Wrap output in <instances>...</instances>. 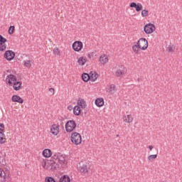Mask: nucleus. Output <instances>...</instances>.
Segmentation results:
<instances>
[{
    "label": "nucleus",
    "mask_w": 182,
    "mask_h": 182,
    "mask_svg": "<svg viewBox=\"0 0 182 182\" xmlns=\"http://www.w3.org/2000/svg\"><path fill=\"white\" fill-rule=\"evenodd\" d=\"M156 31V26L154 24L149 23L144 26V31L146 35H150L151 33H153Z\"/></svg>",
    "instance_id": "4"
},
{
    "label": "nucleus",
    "mask_w": 182,
    "mask_h": 182,
    "mask_svg": "<svg viewBox=\"0 0 182 182\" xmlns=\"http://www.w3.org/2000/svg\"><path fill=\"white\" fill-rule=\"evenodd\" d=\"M39 161L43 168H48V167H46V159H44L43 158H39Z\"/></svg>",
    "instance_id": "28"
},
{
    "label": "nucleus",
    "mask_w": 182,
    "mask_h": 182,
    "mask_svg": "<svg viewBox=\"0 0 182 182\" xmlns=\"http://www.w3.org/2000/svg\"><path fill=\"white\" fill-rule=\"evenodd\" d=\"M59 182H70V178L67 175H64L60 177Z\"/></svg>",
    "instance_id": "24"
},
{
    "label": "nucleus",
    "mask_w": 182,
    "mask_h": 182,
    "mask_svg": "<svg viewBox=\"0 0 182 182\" xmlns=\"http://www.w3.org/2000/svg\"><path fill=\"white\" fill-rule=\"evenodd\" d=\"M51 159H52L53 161H56L58 160V159H59V156H58V155H54V156H53L51 157Z\"/></svg>",
    "instance_id": "39"
},
{
    "label": "nucleus",
    "mask_w": 182,
    "mask_h": 182,
    "mask_svg": "<svg viewBox=\"0 0 182 182\" xmlns=\"http://www.w3.org/2000/svg\"><path fill=\"white\" fill-rule=\"evenodd\" d=\"M78 63L79 65H80L81 66H83V65H85V63H86V58H85L84 57H80L78 59Z\"/></svg>",
    "instance_id": "29"
},
{
    "label": "nucleus",
    "mask_w": 182,
    "mask_h": 182,
    "mask_svg": "<svg viewBox=\"0 0 182 182\" xmlns=\"http://www.w3.org/2000/svg\"><path fill=\"white\" fill-rule=\"evenodd\" d=\"M130 8H135L136 12L143 11V5L141 3L136 4V2H132L129 5Z\"/></svg>",
    "instance_id": "11"
},
{
    "label": "nucleus",
    "mask_w": 182,
    "mask_h": 182,
    "mask_svg": "<svg viewBox=\"0 0 182 182\" xmlns=\"http://www.w3.org/2000/svg\"><path fill=\"white\" fill-rule=\"evenodd\" d=\"M11 86L16 91L21 90L22 89V82L17 80L13 82Z\"/></svg>",
    "instance_id": "13"
},
{
    "label": "nucleus",
    "mask_w": 182,
    "mask_h": 182,
    "mask_svg": "<svg viewBox=\"0 0 182 182\" xmlns=\"http://www.w3.org/2000/svg\"><path fill=\"white\" fill-rule=\"evenodd\" d=\"M53 54H54L55 56H59V55H60V50H59V48H54V50H53Z\"/></svg>",
    "instance_id": "34"
},
{
    "label": "nucleus",
    "mask_w": 182,
    "mask_h": 182,
    "mask_svg": "<svg viewBox=\"0 0 182 182\" xmlns=\"http://www.w3.org/2000/svg\"><path fill=\"white\" fill-rule=\"evenodd\" d=\"M153 147H154V146H153L152 145H150V146H149V150H151V151L153 150Z\"/></svg>",
    "instance_id": "43"
},
{
    "label": "nucleus",
    "mask_w": 182,
    "mask_h": 182,
    "mask_svg": "<svg viewBox=\"0 0 182 182\" xmlns=\"http://www.w3.org/2000/svg\"><path fill=\"white\" fill-rule=\"evenodd\" d=\"M77 105L78 106H80L82 109H86L87 105H86V101H85V100L83 99L79 100L77 101Z\"/></svg>",
    "instance_id": "22"
},
{
    "label": "nucleus",
    "mask_w": 182,
    "mask_h": 182,
    "mask_svg": "<svg viewBox=\"0 0 182 182\" xmlns=\"http://www.w3.org/2000/svg\"><path fill=\"white\" fill-rule=\"evenodd\" d=\"M95 105L97 107H102L105 105V100L103 98H97L95 100Z\"/></svg>",
    "instance_id": "17"
},
{
    "label": "nucleus",
    "mask_w": 182,
    "mask_h": 182,
    "mask_svg": "<svg viewBox=\"0 0 182 182\" xmlns=\"http://www.w3.org/2000/svg\"><path fill=\"white\" fill-rule=\"evenodd\" d=\"M98 76L97 73L91 72L90 73V80H91V82H95Z\"/></svg>",
    "instance_id": "21"
},
{
    "label": "nucleus",
    "mask_w": 182,
    "mask_h": 182,
    "mask_svg": "<svg viewBox=\"0 0 182 182\" xmlns=\"http://www.w3.org/2000/svg\"><path fill=\"white\" fill-rule=\"evenodd\" d=\"M117 137H119V134H117Z\"/></svg>",
    "instance_id": "44"
},
{
    "label": "nucleus",
    "mask_w": 182,
    "mask_h": 182,
    "mask_svg": "<svg viewBox=\"0 0 182 182\" xmlns=\"http://www.w3.org/2000/svg\"><path fill=\"white\" fill-rule=\"evenodd\" d=\"M50 133L53 134V136H58V134H59V125L53 124L50 128Z\"/></svg>",
    "instance_id": "12"
},
{
    "label": "nucleus",
    "mask_w": 182,
    "mask_h": 182,
    "mask_svg": "<svg viewBox=\"0 0 182 182\" xmlns=\"http://www.w3.org/2000/svg\"><path fill=\"white\" fill-rule=\"evenodd\" d=\"M9 182L11 181V173L9 171H4L0 168V182Z\"/></svg>",
    "instance_id": "2"
},
{
    "label": "nucleus",
    "mask_w": 182,
    "mask_h": 182,
    "mask_svg": "<svg viewBox=\"0 0 182 182\" xmlns=\"http://www.w3.org/2000/svg\"><path fill=\"white\" fill-rule=\"evenodd\" d=\"M174 49H176V47H174V46H168L167 48V50L169 53L174 52Z\"/></svg>",
    "instance_id": "36"
},
{
    "label": "nucleus",
    "mask_w": 182,
    "mask_h": 182,
    "mask_svg": "<svg viewBox=\"0 0 182 182\" xmlns=\"http://www.w3.org/2000/svg\"><path fill=\"white\" fill-rule=\"evenodd\" d=\"M72 48L75 52H80L83 48V43L82 41H75L73 43Z\"/></svg>",
    "instance_id": "9"
},
{
    "label": "nucleus",
    "mask_w": 182,
    "mask_h": 182,
    "mask_svg": "<svg viewBox=\"0 0 182 182\" xmlns=\"http://www.w3.org/2000/svg\"><path fill=\"white\" fill-rule=\"evenodd\" d=\"M14 31H15V26H11L9 28V34L12 35L14 33Z\"/></svg>",
    "instance_id": "37"
},
{
    "label": "nucleus",
    "mask_w": 182,
    "mask_h": 182,
    "mask_svg": "<svg viewBox=\"0 0 182 182\" xmlns=\"http://www.w3.org/2000/svg\"><path fill=\"white\" fill-rule=\"evenodd\" d=\"M147 159L148 161L152 162L154 159H157V154L149 155Z\"/></svg>",
    "instance_id": "31"
},
{
    "label": "nucleus",
    "mask_w": 182,
    "mask_h": 182,
    "mask_svg": "<svg viewBox=\"0 0 182 182\" xmlns=\"http://www.w3.org/2000/svg\"><path fill=\"white\" fill-rule=\"evenodd\" d=\"M132 50L134 52V53H135V55H139V53H140V50H141V49L140 48V47L136 44H134V46H132Z\"/></svg>",
    "instance_id": "18"
},
{
    "label": "nucleus",
    "mask_w": 182,
    "mask_h": 182,
    "mask_svg": "<svg viewBox=\"0 0 182 182\" xmlns=\"http://www.w3.org/2000/svg\"><path fill=\"white\" fill-rule=\"evenodd\" d=\"M123 120L125 123H132L133 122V117L131 114L125 115L123 117Z\"/></svg>",
    "instance_id": "20"
},
{
    "label": "nucleus",
    "mask_w": 182,
    "mask_h": 182,
    "mask_svg": "<svg viewBox=\"0 0 182 182\" xmlns=\"http://www.w3.org/2000/svg\"><path fill=\"white\" fill-rule=\"evenodd\" d=\"M115 92H116V85H114V84H112L109 86V93H111V95H114Z\"/></svg>",
    "instance_id": "27"
},
{
    "label": "nucleus",
    "mask_w": 182,
    "mask_h": 182,
    "mask_svg": "<svg viewBox=\"0 0 182 182\" xmlns=\"http://www.w3.org/2000/svg\"><path fill=\"white\" fill-rule=\"evenodd\" d=\"M18 80L16 75H14L12 74H10L6 76L5 79V82L6 85H9V86H12V84L16 82Z\"/></svg>",
    "instance_id": "7"
},
{
    "label": "nucleus",
    "mask_w": 182,
    "mask_h": 182,
    "mask_svg": "<svg viewBox=\"0 0 182 182\" xmlns=\"http://www.w3.org/2000/svg\"><path fill=\"white\" fill-rule=\"evenodd\" d=\"M73 144L77 146L82 143V136L78 132H73L70 137Z\"/></svg>",
    "instance_id": "3"
},
{
    "label": "nucleus",
    "mask_w": 182,
    "mask_h": 182,
    "mask_svg": "<svg viewBox=\"0 0 182 182\" xmlns=\"http://www.w3.org/2000/svg\"><path fill=\"white\" fill-rule=\"evenodd\" d=\"M73 114L75 116H79L80 114V107L76 105L73 108Z\"/></svg>",
    "instance_id": "23"
},
{
    "label": "nucleus",
    "mask_w": 182,
    "mask_h": 182,
    "mask_svg": "<svg viewBox=\"0 0 182 182\" xmlns=\"http://www.w3.org/2000/svg\"><path fill=\"white\" fill-rule=\"evenodd\" d=\"M57 161H60V164H63V163H65V157L62 156H58Z\"/></svg>",
    "instance_id": "35"
},
{
    "label": "nucleus",
    "mask_w": 182,
    "mask_h": 182,
    "mask_svg": "<svg viewBox=\"0 0 182 182\" xmlns=\"http://www.w3.org/2000/svg\"><path fill=\"white\" fill-rule=\"evenodd\" d=\"M43 156L46 159H49L52 156V151L49 149H46L43 151Z\"/></svg>",
    "instance_id": "16"
},
{
    "label": "nucleus",
    "mask_w": 182,
    "mask_h": 182,
    "mask_svg": "<svg viewBox=\"0 0 182 182\" xmlns=\"http://www.w3.org/2000/svg\"><path fill=\"white\" fill-rule=\"evenodd\" d=\"M6 139H5V134L4 132H0V144H4V143H6Z\"/></svg>",
    "instance_id": "26"
},
{
    "label": "nucleus",
    "mask_w": 182,
    "mask_h": 182,
    "mask_svg": "<svg viewBox=\"0 0 182 182\" xmlns=\"http://www.w3.org/2000/svg\"><path fill=\"white\" fill-rule=\"evenodd\" d=\"M126 71H124V68L122 69H119L115 72V76L117 77H123L124 75H125Z\"/></svg>",
    "instance_id": "15"
},
{
    "label": "nucleus",
    "mask_w": 182,
    "mask_h": 182,
    "mask_svg": "<svg viewBox=\"0 0 182 182\" xmlns=\"http://www.w3.org/2000/svg\"><path fill=\"white\" fill-rule=\"evenodd\" d=\"M77 168L82 176H87V174H89V171H90V166L87 163L80 162Z\"/></svg>",
    "instance_id": "1"
},
{
    "label": "nucleus",
    "mask_w": 182,
    "mask_h": 182,
    "mask_svg": "<svg viewBox=\"0 0 182 182\" xmlns=\"http://www.w3.org/2000/svg\"><path fill=\"white\" fill-rule=\"evenodd\" d=\"M82 79L83 82H89L90 80V75L87 73H83L82 75Z\"/></svg>",
    "instance_id": "25"
},
{
    "label": "nucleus",
    "mask_w": 182,
    "mask_h": 182,
    "mask_svg": "<svg viewBox=\"0 0 182 182\" xmlns=\"http://www.w3.org/2000/svg\"><path fill=\"white\" fill-rule=\"evenodd\" d=\"M4 58L6 60H13L14 58H15V52L11 50H6L4 53Z\"/></svg>",
    "instance_id": "10"
},
{
    "label": "nucleus",
    "mask_w": 182,
    "mask_h": 182,
    "mask_svg": "<svg viewBox=\"0 0 182 182\" xmlns=\"http://www.w3.org/2000/svg\"><path fill=\"white\" fill-rule=\"evenodd\" d=\"M6 42H8V40L0 34V52L6 50Z\"/></svg>",
    "instance_id": "8"
},
{
    "label": "nucleus",
    "mask_w": 182,
    "mask_h": 182,
    "mask_svg": "<svg viewBox=\"0 0 182 182\" xmlns=\"http://www.w3.org/2000/svg\"><path fill=\"white\" fill-rule=\"evenodd\" d=\"M149 15V11L147 10H142L141 11V16L143 18H146V16H147Z\"/></svg>",
    "instance_id": "38"
},
{
    "label": "nucleus",
    "mask_w": 182,
    "mask_h": 182,
    "mask_svg": "<svg viewBox=\"0 0 182 182\" xmlns=\"http://www.w3.org/2000/svg\"><path fill=\"white\" fill-rule=\"evenodd\" d=\"M12 102H16L17 103H23V99L22 97H19L18 95H14L11 97Z\"/></svg>",
    "instance_id": "14"
},
{
    "label": "nucleus",
    "mask_w": 182,
    "mask_h": 182,
    "mask_svg": "<svg viewBox=\"0 0 182 182\" xmlns=\"http://www.w3.org/2000/svg\"><path fill=\"white\" fill-rule=\"evenodd\" d=\"M46 182H57L56 181H55V178H53V177L51 176H47L45 179Z\"/></svg>",
    "instance_id": "32"
},
{
    "label": "nucleus",
    "mask_w": 182,
    "mask_h": 182,
    "mask_svg": "<svg viewBox=\"0 0 182 182\" xmlns=\"http://www.w3.org/2000/svg\"><path fill=\"white\" fill-rule=\"evenodd\" d=\"M136 43L141 50H146L149 48V41L146 38H140Z\"/></svg>",
    "instance_id": "5"
},
{
    "label": "nucleus",
    "mask_w": 182,
    "mask_h": 182,
    "mask_svg": "<svg viewBox=\"0 0 182 182\" xmlns=\"http://www.w3.org/2000/svg\"><path fill=\"white\" fill-rule=\"evenodd\" d=\"M23 63H24V66L26 68H31L32 67V64H31V60H24Z\"/></svg>",
    "instance_id": "33"
},
{
    "label": "nucleus",
    "mask_w": 182,
    "mask_h": 182,
    "mask_svg": "<svg viewBox=\"0 0 182 182\" xmlns=\"http://www.w3.org/2000/svg\"><path fill=\"white\" fill-rule=\"evenodd\" d=\"M48 91L52 93V95H55V89L54 88H49Z\"/></svg>",
    "instance_id": "41"
},
{
    "label": "nucleus",
    "mask_w": 182,
    "mask_h": 182,
    "mask_svg": "<svg viewBox=\"0 0 182 182\" xmlns=\"http://www.w3.org/2000/svg\"><path fill=\"white\" fill-rule=\"evenodd\" d=\"M100 62L102 65H105L109 62V58L107 56H106V55H101L100 56Z\"/></svg>",
    "instance_id": "19"
},
{
    "label": "nucleus",
    "mask_w": 182,
    "mask_h": 182,
    "mask_svg": "<svg viewBox=\"0 0 182 182\" xmlns=\"http://www.w3.org/2000/svg\"><path fill=\"white\" fill-rule=\"evenodd\" d=\"M4 129H5V125L2 123H0V132H4Z\"/></svg>",
    "instance_id": "40"
},
{
    "label": "nucleus",
    "mask_w": 182,
    "mask_h": 182,
    "mask_svg": "<svg viewBox=\"0 0 182 182\" xmlns=\"http://www.w3.org/2000/svg\"><path fill=\"white\" fill-rule=\"evenodd\" d=\"M87 56L90 59H92V58H93V53H90Z\"/></svg>",
    "instance_id": "42"
},
{
    "label": "nucleus",
    "mask_w": 182,
    "mask_h": 182,
    "mask_svg": "<svg viewBox=\"0 0 182 182\" xmlns=\"http://www.w3.org/2000/svg\"><path fill=\"white\" fill-rule=\"evenodd\" d=\"M51 166V170H56L58 168V164L56 163V161H53V162L50 164Z\"/></svg>",
    "instance_id": "30"
},
{
    "label": "nucleus",
    "mask_w": 182,
    "mask_h": 182,
    "mask_svg": "<svg viewBox=\"0 0 182 182\" xmlns=\"http://www.w3.org/2000/svg\"><path fill=\"white\" fill-rule=\"evenodd\" d=\"M76 129V122L74 120H70L65 124V130L68 133L73 132Z\"/></svg>",
    "instance_id": "6"
}]
</instances>
